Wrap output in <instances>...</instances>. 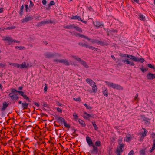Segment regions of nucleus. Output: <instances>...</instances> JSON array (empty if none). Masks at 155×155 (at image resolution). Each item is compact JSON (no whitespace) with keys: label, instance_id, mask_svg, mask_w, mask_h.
Masks as SVG:
<instances>
[{"label":"nucleus","instance_id":"obj_1","mask_svg":"<svg viewBox=\"0 0 155 155\" xmlns=\"http://www.w3.org/2000/svg\"><path fill=\"white\" fill-rule=\"evenodd\" d=\"M105 82L106 84L108 87H112L114 89L117 90H122L123 89V87L117 84L106 81H105Z\"/></svg>","mask_w":155,"mask_h":155},{"label":"nucleus","instance_id":"obj_2","mask_svg":"<svg viewBox=\"0 0 155 155\" xmlns=\"http://www.w3.org/2000/svg\"><path fill=\"white\" fill-rule=\"evenodd\" d=\"M87 82L92 87V89L94 93H96L97 91V87L95 83L92 80L87 78L86 80Z\"/></svg>","mask_w":155,"mask_h":155},{"label":"nucleus","instance_id":"obj_3","mask_svg":"<svg viewBox=\"0 0 155 155\" xmlns=\"http://www.w3.org/2000/svg\"><path fill=\"white\" fill-rule=\"evenodd\" d=\"M9 96L13 100L17 101L19 99V97L17 94H15L12 93H10L9 94Z\"/></svg>","mask_w":155,"mask_h":155},{"label":"nucleus","instance_id":"obj_4","mask_svg":"<svg viewBox=\"0 0 155 155\" xmlns=\"http://www.w3.org/2000/svg\"><path fill=\"white\" fill-rule=\"evenodd\" d=\"M54 61L58 62L61 63H63L66 65H69L70 64V63L68 60L66 59H61L60 60H55Z\"/></svg>","mask_w":155,"mask_h":155},{"label":"nucleus","instance_id":"obj_5","mask_svg":"<svg viewBox=\"0 0 155 155\" xmlns=\"http://www.w3.org/2000/svg\"><path fill=\"white\" fill-rule=\"evenodd\" d=\"M28 67V65L25 62H24L21 64H18L17 68L20 69H24Z\"/></svg>","mask_w":155,"mask_h":155},{"label":"nucleus","instance_id":"obj_6","mask_svg":"<svg viewBox=\"0 0 155 155\" xmlns=\"http://www.w3.org/2000/svg\"><path fill=\"white\" fill-rule=\"evenodd\" d=\"M122 61L124 63H126L127 64H129L130 66H134V64L133 62L130 61L128 59H125L122 60Z\"/></svg>","mask_w":155,"mask_h":155},{"label":"nucleus","instance_id":"obj_7","mask_svg":"<svg viewBox=\"0 0 155 155\" xmlns=\"http://www.w3.org/2000/svg\"><path fill=\"white\" fill-rule=\"evenodd\" d=\"M33 19L31 16H26L25 18L21 20L22 23L27 22Z\"/></svg>","mask_w":155,"mask_h":155},{"label":"nucleus","instance_id":"obj_8","mask_svg":"<svg viewBox=\"0 0 155 155\" xmlns=\"http://www.w3.org/2000/svg\"><path fill=\"white\" fill-rule=\"evenodd\" d=\"M94 116V115L93 114H90L85 112L83 114V117L84 118L88 119L90 117H92Z\"/></svg>","mask_w":155,"mask_h":155},{"label":"nucleus","instance_id":"obj_9","mask_svg":"<svg viewBox=\"0 0 155 155\" xmlns=\"http://www.w3.org/2000/svg\"><path fill=\"white\" fill-rule=\"evenodd\" d=\"M3 40L5 41H6L9 44H10L11 43L13 42V39L10 37L7 36L5 37Z\"/></svg>","mask_w":155,"mask_h":155},{"label":"nucleus","instance_id":"obj_10","mask_svg":"<svg viewBox=\"0 0 155 155\" xmlns=\"http://www.w3.org/2000/svg\"><path fill=\"white\" fill-rule=\"evenodd\" d=\"M19 93L26 100L28 101H30V99L29 97H28L26 95L24 94V93L23 92L21 91V92H19Z\"/></svg>","mask_w":155,"mask_h":155},{"label":"nucleus","instance_id":"obj_11","mask_svg":"<svg viewBox=\"0 0 155 155\" xmlns=\"http://www.w3.org/2000/svg\"><path fill=\"white\" fill-rule=\"evenodd\" d=\"M71 19H72L74 20L77 19L79 21H82V22L84 23L86 22L85 21H82V20L81 19V18H80V16L78 15L72 16L71 17Z\"/></svg>","mask_w":155,"mask_h":155},{"label":"nucleus","instance_id":"obj_12","mask_svg":"<svg viewBox=\"0 0 155 155\" xmlns=\"http://www.w3.org/2000/svg\"><path fill=\"white\" fill-rule=\"evenodd\" d=\"M132 137L131 135H127L124 138V140L127 142H129L131 140Z\"/></svg>","mask_w":155,"mask_h":155},{"label":"nucleus","instance_id":"obj_13","mask_svg":"<svg viewBox=\"0 0 155 155\" xmlns=\"http://www.w3.org/2000/svg\"><path fill=\"white\" fill-rule=\"evenodd\" d=\"M147 78L149 79L155 78V74H153L151 73H149L147 75Z\"/></svg>","mask_w":155,"mask_h":155},{"label":"nucleus","instance_id":"obj_14","mask_svg":"<svg viewBox=\"0 0 155 155\" xmlns=\"http://www.w3.org/2000/svg\"><path fill=\"white\" fill-rule=\"evenodd\" d=\"M86 141L89 146H91L92 145V142L90 137H89L87 136L86 137Z\"/></svg>","mask_w":155,"mask_h":155},{"label":"nucleus","instance_id":"obj_15","mask_svg":"<svg viewBox=\"0 0 155 155\" xmlns=\"http://www.w3.org/2000/svg\"><path fill=\"white\" fill-rule=\"evenodd\" d=\"M124 147V145L123 144H121L120 145L119 148L117 149V151L118 153H120L123 151V148Z\"/></svg>","mask_w":155,"mask_h":155},{"label":"nucleus","instance_id":"obj_16","mask_svg":"<svg viewBox=\"0 0 155 155\" xmlns=\"http://www.w3.org/2000/svg\"><path fill=\"white\" fill-rule=\"evenodd\" d=\"M8 104L6 102H5L3 103L2 107L1 110L2 111H4L6 108L7 107Z\"/></svg>","mask_w":155,"mask_h":155},{"label":"nucleus","instance_id":"obj_17","mask_svg":"<svg viewBox=\"0 0 155 155\" xmlns=\"http://www.w3.org/2000/svg\"><path fill=\"white\" fill-rule=\"evenodd\" d=\"M74 35L75 36L78 37L83 38H87V37L85 36L84 35H82L81 34H79V33H75Z\"/></svg>","mask_w":155,"mask_h":155},{"label":"nucleus","instance_id":"obj_18","mask_svg":"<svg viewBox=\"0 0 155 155\" xmlns=\"http://www.w3.org/2000/svg\"><path fill=\"white\" fill-rule=\"evenodd\" d=\"M28 105V104L25 102L22 104V107L24 109H27Z\"/></svg>","mask_w":155,"mask_h":155},{"label":"nucleus","instance_id":"obj_19","mask_svg":"<svg viewBox=\"0 0 155 155\" xmlns=\"http://www.w3.org/2000/svg\"><path fill=\"white\" fill-rule=\"evenodd\" d=\"M143 130H144V131L143 133L142 134L141 137V138H142L143 139L144 137L146 136L147 133V131L145 128H143Z\"/></svg>","mask_w":155,"mask_h":155},{"label":"nucleus","instance_id":"obj_20","mask_svg":"<svg viewBox=\"0 0 155 155\" xmlns=\"http://www.w3.org/2000/svg\"><path fill=\"white\" fill-rule=\"evenodd\" d=\"M128 58L132 60L133 61H135L136 60L137 58L135 56L131 55H129Z\"/></svg>","mask_w":155,"mask_h":155},{"label":"nucleus","instance_id":"obj_21","mask_svg":"<svg viewBox=\"0 0 155 155\" xmlns=\"http://www.w3.org/2000/svg\"><path fill=\"white\" fill-rule=\"evenodd\" d=\"M78 121L79 123L81 125L82 127H84L86 125L84 121H83L81 120L80 119Z\"/></svg>","mask_w":155,"mask_h":155},{"label":"nucleus","instance_id":"obj_22","mask_svg":"<svg viewBox=\"0 0 155 155\" xmlns=\"http://www.w3.org/2000/svg\"><path fill=\"white\" fill-rule=\"evenodd\" d=\"M136 60V62H140L143 63L144 61V59L142 58H137Z\"/></svg>","mask_w":155,"mask_h":155},{"label":"nucleus","instance_id":"obj_23","mask_svg":"<svg viewBox=\"0 0 155 155\" xmlns=\"http://www.w3.org/2000/svg\"><path fill=\"white\" fill-rule=\"evenodd\" d=\"M53 54L51 53H48L46 54L45 56L46 58H49L53 56Z\"/></svg>","mask_w":155,"mask_h":155},{"label":"nucleus","instance_id":"obj_24","mask_svg":"<svg viewBox=\"0 0 155 155\" xmlns=\"http://www.w3.org/2000/svg\"><path fill=\"white\" fill-rule=\"evenodd\" d=\"M71 57L78 61H80L81 60V59L77 56H72Z\"/></svg>","mask_w":155,"mask_h":155},{"label":"nucleus","instance_id":"obj_25","mask_svg":"<svg viewBox=\"0 0 155 155\" xmlns=\"http://www.w3.org/2000/svg\"><path fill=\"white\" fill-rule=\"evenodd\" d=\"M103 94L105 96L107 97L108 96V90L107 88L103 91Z\"/></svg>","mask_w":155,"mask_h":155},{"label":"nucleus","instance_id":"obj_26","mask_svg":"<svg viewBox=\"0 0 155 155\" xmlns=\"http://www.w3.org/2000/svg\"><path fill=\"white\" fill-rule=\"evenodd\" d=\"M8 64L13 67H15L17 68L18 66V63H12L9 62L8 63Z\"/></svg>","mask_w":155,"mask_h":155},{"label":"nucleus","instance_id":"obj_27","mask_svg":"<svg viewBox=\"0 0 155 155\" xmlns=\"http://www.w3.org/2000/svg\"><path fill=\"white\" fill-rule=\"evenodd\" d=\"M139 16L140 20L143 21H144L145 20V17L143 15L140 14L139 15Z\"/></svg>","mask_w":155,"mask_h":155},{"label":"nucleus","instance_id":"obj_28","mask_svg":"<svg viewBox=\"0 0 155 155\" xmlns=\"http://www.w3.org/2000/svg\"><path fill=\"white\" fill-rule=\"evenodd\" d=\"M11 93H12V94H15V93H16V92H18V93H19V92L21 91H17V90H16L15 89H12L11 90Z\"/></svg>","mask_w":155,"mask_h":155},{"label":"nucleus","instance_id":"obj_29","mask_svg":"<svg viewBox=\"0 0 155 155\" xmlns=\"http://www.w3.org/2000/svg\"><path fill=\"white\" fill-rule=\"evenodd\" d=\"M145 149H143L140 151V154L141 155H145Z\"/></svg>","mask_w":155,"mask_h":155},{"label":"nucleus","instance_id":"obj_30","mask_svg":"<svg viewBox=\"0 0 155 155\" xmlns=\"http://www.w3.org/2000/svg\"><path fill=\"white\" fill-rule=\"evenodd\" d=\"M74 28H75V29H76V30H77V31H79V32H81L82 31V30L81 28L80 27H74Z\"/></svg>","mask_w":155,"mask_h":155},{"label":"nucleus","instance_id":"obj_31","mask_svg":"<svg viewBox=\"0 0 155 155\" xmlns=\"http://www.w3.org/2000/svg\"><path fill=\"white\" fill-rule=\"evenodd\" d=\"M74 28V26L73 25H68V26H66L65 27V28H68V29H71L72 28Z\"/></svg>","mask_w":155,"mask_h":155},{"label":"nucleus","instance_id":"obj_32","mask_svg":"<svg viewBox=\"0 0 155 155\" xmlns=\"http://www.w3.org/2000/svg\"><path fill=\"white\" fill-rule=\"evenodd\" d=\"M84 105L85 106L86 108L87 109L91 110L92 109V107L91 106H88L87 104H84Z\"/></svg>","mask_w":155,"mask_h":155},{"label":"nucleus","instance_id":"obj_33","mask_svg":"<svg viewBox=\"0 0 155 155\" xmlns=\"http://www.w3.org/2000/svg\"><path fill=\"white\" fill-rule=\"evenodd\" d=\"M95 25L98 27H100L101 26H103L102 25H100L99 22H96L94 24Z\"/></svg>","mask_w":155,"mask_h":155},{"label":"nucleus","instance_id":"obj_34","mask_svg":"<svg viewBox=\"0 0 155 155\" xmlns=\"http://www.w3.org/2000/svg\"><path fill=\"white\" fill-rule=\"evenodd\" d=\"M92 124L93 125V126L94 127V128L96 130H97L98 129V127L97 126L95 122H93Z\"/></svg>","mask_w":155,"mask_h":155},{"label":"nucleus","instance_id":"obj_35","mask_svg":"<svg viewBox=\"0 0 155 155\" xmlns=\"http://www.w3.org/2000/svg\"><path fill=\"white\" fill-rule=\"evenodd\" d=\"M93 147V151L94 152H97V148L94 145H92Z\"/></svg>","mask_w":155,"mask_h":155},{"label":"nucleus","instance_id":"obj_36","mask_svg":"<svg viewBox=\"0 0 155 155\" xmlns=\"http://www.w3.org/2000/svg\"><path fill=\"white\" fill-rule=\"evenodd\" d=\"M155 149V142H154L153 144V146L152 147V148L151 149V150H150V152H153V150Z\"/></svg>","mask_w":155,"mask_h":155},{"label":"nucleus","instance_id":"obj_37","mask_svg":"<svg viewBox=\"0 0 155 155\" xmlns=\"http://www.w3.org/2000/svg\"><path fill=\"white\" fill-rule=\"evenodd\" d=\"M58 120L59 121H60L61 122H62L63 123L65 121L64 119L62 117H59L58 118Z\"/></svg>","mask_w":155,"mask_h":155},{"label":"nucleus","instance_id":"obj_38","mask_svg":"<svg viewBox=\"0 0 155 155\" xmlns=\"http://www.w3.org/2000/svg\"><path fill=\"white\" fill-rule=\"evenodd\" d=\"M15 48L16 49H18L20 50H22V49H24L25 48L23 47L19 46L15 47Z\"/></svg>","mask_w":155,"mask_h":155},{"label":"nucleus","instance_id":"obj_39","mask_svg":"<svg viewBox=\"0 0 155 155\" xmlns=\"http://www.w3.org/2000/svg\"><path fill=\"white\" fill-rule=\"evenodd\" d=\"M95 145L96 146H100L101 145V142L99 141H97L95 142Z\"/></svg>","mask_w":155,"mask_h":155},{"label":"nucleus","instance_id":"obj_40","mask_svg":"<svg viewBox=\"0 0 155 155\" xmlns=\"http://www.w3.org/2000/svg\"><path fill=\"white\" fill-rule=\"evenodd\" d=\"M73 117L74 119H77L78 118V116L77 114L75 113H74L73 114Z\"/></svg>","mask_w":155,"mask_h":155},{"label":"nucleus","instance_id":"obj_41","mask_svg":"<svg viewBox=\"0 0 155 155\" xmlns=\"http://www.w3.org/2000/svg\"><path fill=\"white\" fill-rule=\"evenodd\" d=\"M64 126L67 127V128H69L70 127V125L68 124H67L65 121L64 123Z\"/></svg>","mask_w":155,"mask_h":155},{"label":"nucleus","instance_id":"obj_42","mask_svg":"<svg viewBox=\"0 0 155 155\" xmlns=\"http://www.w3.org/2000/svg\"><path fill=\"white\" fill-rule=\"evenodd\" d=\"M121 56L124 58H128V57L129 55L127 54H122Z\"/></svg>","mask_w":155,"mask_h":155},{"label":"nucleus","instance_id":"obj_43","mask_svg":"<svg viewBox=\"0 0 155 155\" xmlns=\"http://www.w3.org/2000/svg\"><path fill=\"white\" fill-rule=\"evenodd\" d=\"M134 153V152L133 150H131L129 152L128 155H133Z\"/></svg>","mask_w":155,"mask_h":155},{"label":"nucleus","instance_id":"obj_44","mask_svg":"<svg viewBox=\"0 0 155 155\" xmlns=\"http://www.w3.org/2000/svg\"><path fill=\"white\" fill-rule=\"evenodd\" d=\"M30 5H29V7H32L34 6V4L31 1H30Z\"/></svg>","mask_w":155,"mask_h":155},{"label":"nucleus","instance_id":"obj_45","mask_svg":"<svg viewBox=\"0 0 155 155\" xmlns=\"http://www.w3.org/2000/svg\"><path fill=\"white\" fill-rule=\"evenodd\" d=\"M73 99L74 100H75L77 101H81V98L79 97V98H76V99L74 98H73Z\"/></svg>","mask_w":155,"mask_h":155},{"label":"nucleus","instance_id":"obj_46","mask_svg":"<svg viewBox=\"0 0 155 155\" xmlns=\"http://www.w3.org/2000/svg\"><path fill=\"white\" fill-rule=\"evenodd\" d=\"M42 3L44 5H46L47 3V1L46 0H43L42 1Z\"/></svg>","mask_w":155,"mask_h":155},{"label":"nucleus","instance_id":"obj_47","mask_svg":"<svg viewBox=\"0 0 155 155\" xmlns=\"http://www.w3.org/2000/svg\"><path fill=\"white\" fill-rule=\"evenodd\" d=\"M148 66L150 68H154V66L152 65L151 64H148Z\"/></svg>","mask_w":155,"mask_h":155},{"label":"nucleus","instance_id":"obj_48","mask_svg":"<svg viewBox=\"0 0 155 155\" xmlns=\"http://www.w3.org/2000/svg\"><path fill=\"white\" fill-rule=\"evenodd\" d=\"M48 23H49V21H46L41 22V23H42V24H45Z\"/></svg>","mask_w":155,"mask_h":155},{"label":"nucleus","instance_id":"obj_49","mask_svg":"<svg viewBox=\"0 0 155 155\" xmlns=\"http://www.w3.org/2000/svg\"><path fill=\"white\" fill-rule=\"evenodd\" d=\"M57 104L58 105L60 106H62L63 105L62 104L58 101L57 102Z\"/></svg>","mask_w":155,"mask_h":155},{"label":"nucleus","instance_id":"obj_50","mask_svg":"<svg viewBox=\"0 0 155 155\" xmlns=\"http://www.w3.org/2000/svg\"><path fill=\"white\" fill-rule=\"evenodd\" d=\"M151 137H152L153 138H154L155 137V134L153 132L151 134Z\"/></svg>","mask_w":155,"mask_h":155},{"label":"nucleus","instance_id":"obj_51","mask_svg":"<svg viewBox=\"0 0 155 155\" xmlns=\"http://www.w3.org/2000/svg\"><path fill=\"white\" fill-rule=\"evenodd\" d=\"M57 110L58 112H61V113L62 112V110H61V109L59 108H58V107L57 108Z\"/></svg>","mask_w":155,"mask_h":155},{"label":"nucleus","instance_id":"obj_52","mask_svg":"<svg viewBox=\"0 0 155 155\" xmlns=\"http://www.w3.org/2000/svg\"><path fill=\"white\" fill-rule=\"evenodd\" d=\"M55 4V3L54 1H51L50 2V5H54Z\"/></svg>","mask_w":155,"mask_h":155},{"label":"nucleus","instance_id":"obj_53","mask_svg":"<svg viewBox=\"0 0 155 155\" xmlns=\"http://www.w3.org/2000/svg\"><path fill=\"white\" fill-rule=\"evenodd\" d=\"M86 46L87 48H88L90 49H92V48L93 47V46H89V45H86Z\"/></svg>","mask_w":155,"mask_h":155},{"label":"nucleus","instance_id":"obj_54","mask_svg":"<svg viewBox=\"0 0 155 155\" xmlns=\"http://www.w3.org/2000/svg\"><path fill=\"white\" fill-rule=\"evenodd\" d=\"M141 71L143 72H144V71H147V69H146V68H141Z\"/></svg>","mask_w":155,"mask_h":155},{"label":"nucleus","instance_id":"obj_55","mask_svg":"<svg viewBox=\"0 0 155 155\" xmlns=\"http://www.w3.org/2000/svg\"><path fill=\"white\" fill-rule=\"evenodd\" d=\"M13 42H14V43L15 42L16 43H19L20 42V41H16L15 40H13Z\"/></svg>","mask_w":155,"mask_h":155},{"label":"nucleus","instance_id":"obj_56","mask_svg":"<svg viewBox=\"0 0 155 155\" xmlns=\"http://www.w3.org/2000/svg\"><path fill=\"white\" fill-rule=\"evenodd\" d=\"M47 86H45V87L44 88V91L45 92H46V91H47Z\"/></svg>","mask_w":155,"mask_h":155},{"label":"nucleus","instance_id":"obj_57","mask_svg":"<svg viewBox=\"0 0 155 155\" xmlns=\"http://www.w3.org/2000/svg\"><path fill=\"white\" fill-rule=\"evenodd\" d=\"M35 104L36 106L38 107L39 106V104L38 102H35L34 103Z\"/></svg>","mask_w":155,"mask_h":155},{"label":"nucleus","instance_id":"obj_58","mask_svg":"<svg viewBox=\"0 0 155 155\" xmlns=\"http://www.w3.org/2000/svg\"><path fill=\"white\" fill-rule=\"evenodd\" d=\"M92 50H94V51H97V48H95V47H93L92 48Z\"/></svg>","mask_w":155,"mask_h":155},{"label":"nucleus","instance_id":"obj_59","mask_svg":"<svg viewBox=\"0 0 155 155\" xmlns=\"http://www.w3.org/2000/svg\"><path fill=\"white\" fill-rule=\"evenodd\" d=\"M138 96V94L137 93L136 94V95L135 96V100L137 98Z\"/></svg>","mask_w":155,"mask_h":155},{"label":"nucleus","instance_id":"obj_60","mask_svg":"<svg viewBox=\"0 0 155 155\" xmlns=\"http://www.w3.org/2000/svg\"><path fill=\"white\" fill-rule=\"evenodd\" d=\"M3 11V8H0V13H2V12Z\"/></svg>","mask_w":155,"mask_h":155},{"label":"nucleus","instance_id":"obj_61","mask_svg":"<svg viewBox=\"0 0 155 155\" xmlns=\"http://www.w3.org/2000/svg\"><path fill=\"white\" fill-rule=\"evenodd\" d=\"M111 57L114 60H115V57L113 55H111Z\"/></svg>","mask_w":155,"mask_h":155},{"label":"nucleus","instance_id":"obj_62","mask_svg":"<svg viewBox=\"0 0 155 155\" xmlns=\"http://www.w3.org/2000/svg\"><path fill=\"white\" fill-rule=\"evenodd\" d=\"M23 89V87H19L18 89L20 90H22Z\"/></svg>","mask_w":155,"mask_h":155},{"label":"nucleus","instance_id":"obj_63","mask_svg":"<svg viewBox=\"0 0 155 155\" xmlns=\"http://www.w3.org/2000/svg\"><path fill=\"white\" fill-rule=\"evenodd\" d=\"M89 92H90V93H91L93 92L94 93L93 91V89H92V91L91 90H89Z\"/></svg>","mask_w":155,"mask_h":155},{"label":"nucleus","instance_id":"obj_64","mask_svg":"<svg viewBox=\"0 0 155 155\" xmlns=\"http://www.w3.org/2000/svg\"><path fill=\"white\" fill-rule=\"evenodd\" d=\"M0 88L2 90V86L1 84H0Z\"/></svg>","mask_w":155,"mask_h":155}]
</instances>
